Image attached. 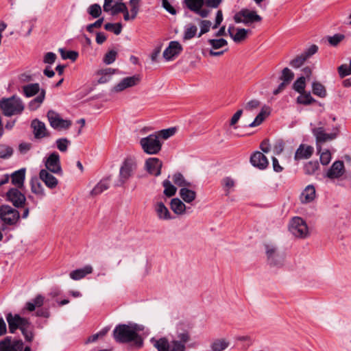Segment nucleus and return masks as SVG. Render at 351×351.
Returning a JSON list of instances; mask_svg holds the SVG:
<instances>
[{
  "label": "nucleus",
  "mask_w": 351,
  "mask_h": 351,
  "mask_svg": "<svg viewBox=\"0 0 351 351\" xmlns=\"http://www.w3.org/2000/svg\"><path fill=\"white\" fill-rule=\"evenodd\" d=\"M162 162L157 158H150L146 160V168L150 174L158 176L161 173Z\"/></svg>",
  "instance_id": "27"
},
{
  "label": "nucleus",
  "mask_w": 351,
  "mask_h": 351,
  "mask_svg": "<svg viewBox=\"0 0 351 351\" xmlns=\"http://www.w3.org/2000/svg\"><path fill=\"white\" fill-rule=\"evenodd\" d=\"M312 91L313 93L321 98H324L326 96V90L324 85L320 82H314L312 84Z\"/></svg>",
  "instance_id": "42"
},
{
  "label": "nucleus",
  "mask_w": 351,
  "mask_h": 351,
  "mask_svg": "<svg viewBox=\"0 0 351 351\" xmlns=\"http://www.w3.org/2000/svg\"><path fill=\"white\" fill-rule=\"evenodd\" d=\"M137 330L136 324H119L113 330V337L120 343L132 341L137 348H140L143 346V340L137 333Z\"/></svg>",
  "instance_id": "1"
},
{
  "label": "nucleus",
  "mask_w": 351,
  "mask_h": 351,
  "mask_svg": "<svg viewBox=\"0 0 351 351\" xmlns=\"http://www.w3.org/2000/svg\"><path fill=\"white\" fill-rule=\"evenodd\" d=\"M45 169L51 173L62 175L59 154L54 152L49 155L45 161Z\"/></svg>",
  "instance_id": "14"
},
{
  "label": "nucleus",
  "mask_w": 351,
  "mask_h": 351,
  "mask_svg": "<svg viewBox=\"0 0 351 351\" xmlns=\"http://www.w3.org/2000/svg\"><path fill=\"white\" fill-rule=\"evenodd\" d=\"M59 51L61 54V57L63 59H69L72 61H75L78 57V53L75 51H65L63 49H60Z\"/></svg>",
  "instance_id": "57"
},
{
  "label": "nucleus",
  "mask_w": 351,
  "mask_h": 351,
  "mask_svg": "<svg viewBox=\"0 0 351 351\" xmlns=\"http://www.w3.org/2000/svg\"><path fill=\"white\" fill-rule=\"evenodd\" d=\"M345 38V36L341 34H336L332 36H328L327 40L331 46L335 47L339 45Z\"/></svg>",
  "instance_id": "60"
},
{
  "label": "nucleus",
  "mask_w": 351,
  "mask_h": 351,
  "mask_svg": "<svg viewBox=\"0 0 351 351\" xmlns=\"http://www.w3.org/2000/svg\"><path fill=\"white\" fill-rule=\"evenodd\" d=\"M24 108L21 99L16 96L2 98L0 100V109L5 117L21 114Z\"/></svg>",
  "instance_id": "3"
},
{
  "label": "nucleus",
  "mask_w": 351,
  "mask_h": 351,
  "mask_svg": "<svg viewBox=\"0 0 351 351\" xmlns=\"http://www.w3.org/2000/svg\"><path fill=\"white\" fill-rule=\"evenodd\" d=\"M140 81L141 78L138 75L124 77L119 83L112 88L111 91L114 93L121 92L128 88L137 85Z\"/></svg>",
  "instance_id": "17"
},
{
  "label": "nucleus",
  "mask_w": 351,
  "mask_h": 351,
  "mask_svg": "<svg viewBox=\"0 0 351 351\" xmlns=\"http://www.w3.org/2000/svg\"><path fill=\"white\" fill-rule=\"evenodd\" d=\"M136 169V162L131 157L127 158L123 161L119 171V182L121 184H124L135 171Z\"/></svg>",
  "instance_id": "9"
},
{
  "label": "nucleus",
  "mask_w": 351,
  "mask_h": 351,
  "mask_svg": "<svg viewBox=\"0 0 351 351\" xmlns=\"http://www.w3.org/2000/svg\"><path fill=\"white\" fill-rule=\"evenodd\" d=\"M154 210L159 219L169 220L171 219L169 210L162 202H156L154 204Z\"/></svg>",
  "instance_id": "28"
},
{
  "label": "nucleus",
  "mask_w": 351,
  "mask_h": 351,
  "mask_svg": "<svg viewBox=\"0 0 351 351\" xmlns=\"http://www.w3.org/2000/svg\"><path fill=\"white\" fill-rule=\"evenodd\" d=\"M182 46L178 41H171L163 52V57L167 61L172 60L182 51Z\"/></svg>",
  "instance_id": "19"
},
{
  "label": "nucleus",
  "mask_w": 351,
  "mask_h": 351,
  "mask_svg": "<svg viewBox=\"0 0 351 351\" xmlns=\"http://www.w3.org/2000/svg\"><path fill=\"white\" fill-rule=\"evenodd\" d=\"M20 219L19 212L9 205L0 206V219L6 225L14 226Z\"/></svg>",
  "instance_id": "5"
},
{
  "label": "nucleus",
  "mask_w": 351,
  "mask_h": 351,
  "mask_svg": "<svg viewBox=\"0 0 351 351\" xmlns=\"http://www.w3.org/2000/svg\"><path fill=\"white\" fill-rule=\"evenodd\" d=\"M110 182L108 178L101 180L90 191L92 196H96L101 194L109 188Z\"/></svg>",
  "instance_id": "36"
},
{
  "label": "nucleus",
  "mask_w": 351,
  "mask_h": 351,
  "mask_svg": "<svg viewBox=\"0 0 351 351\" xmlns=\"http://www.w3.org/2000/svg\"><path fill=\"white\" fill-rule=\"evenodd\" d=\"M57 148L62 152H66L68 147L71 144V141L66 138H58L56 141Z\"/></svg>",
  "instance_id": "51"
},
{
  "label": "nucleus",
  "mask_w": 351,
  "mask_h": 351,
  "mask_svg": "<svg viewBox=\"0 0 351 351\" xmlns=\"http://www.w3.org/2000/svg\"><path fill=\"white\" fill-rule=\"evenodd\" d=\"M179 195L183 201L188 204L193 202L197 196L196 192L193 190L189 189V187L181 188Z\"/></svg>",
  "instance_id": "32"
},
{
  "label": "nucleus",
  "mask_w": 351,
  "mask_h": 351,
  "mask_svg": "<svg viewBox=\"0 0 351 351\" xmlns=\"http://www.w3.org/2000/svg\"><path fill=\"white\" fill-rule=\"evenodd\" d=\"M338 73L341 78H343L347 75H351V59L350 62V66L346 64L340 65L338 69Z\"/></svg>",
  "instance_id": "58"
},
{
  "label": "nucleus",
  "mask_w": 351,
  "mask_h": 351,
  "mask_svg": "<svg viewBox=\"0 0 351 351\" xmlns=\"http://www.w3.org/2000/svg\"><path fill=\"white\" fill-rule=\"evenodd\" d=\"M313 152L314 149L312 146L301 144L295 153L294 159L296 161L308 159L313 155Z\"/></svg>",
  "instance_id": "26"
},
{
  "label": "nucleus",
  "mask_w": 351,
  "mask_h": 351,
  "mask_svg": "<svg viewBox=\"0 0 351 351\" xmlns=\"http://www.w3.org/2000/svg\"><path fill=\"white\" fill-rule=\"evenodd\" d=\"M265 248L268 263L271 266H282L285 257L278 252L277 247L273 244H265Z\"/></svg>",
  "instance_id": "10"
},
{
  "label": "nucleus",
  "mask_w": 351,
  "mask_h": 351,
  "mask_svg": "<svg viewBox=\"0 0 351 351\" xmlns=\"http://www.w3.org/2000/svg\"><path fill=\"white\" fill-rule=\"evenodd\" d=\"M211 26V22L208 20L202 21L200 23L201 30L198 37H200L202 34L208 32L210 30Z\"/></svg>",
  "instance_id": "64"
},
{
  "label": "nucleus",
  "mask_w": 351,
  "mask_h": 351,
  "mask_svg": "<svg viewBox=\"0 0 351 351\" xmlns=\"http://www.w3.org/2000/svg\"><path fill=\"white\" fill-rule=\"evenodd\" d=\"M140 145L143 152L147 154H157L162 149V143L156 134L142 138L140 140Z\"/></svg>",
  "instance_id": "4"
},
{
  "label": "nucleus",
  "mask_w": 351,
  "mask_h": 351,
  "mask_svg": "<svg viewBox=\"0 0 351 351\" xmlns=\"http://www.w3.org/2000/svg\"><path fill=\"white\" fill-rule=\"evenodd\" d=\"M339 130L337 128L333 129L331 133H326L324 127H317L312 130V133L315 137L317 144L324 143L337 138Z\"/></svg>",
  "instance_id": "12"
},
{
  "label": "nucleus",
  "mask_w": 351,
  "mask_h": 351,
  "mask_svg": "<svg viewBox=\"0 0 351 351\" xmlns=\"http://www.w3.org/2000/svg\"><path fill=\"white\" fill-rule=\"evenodd\" d=\"M317 51L318 47L316 45H312L301 54L297 56L295 58L291 60L289 62V65L294 69L300 68L304 64L306 60L316 53Z\"/></svg>",
  "instance_id": "13"
},
{
  "label": "nucleus",
  "mask_w": 351,
  "mask_h": 351,
  "mask_svg": "<svg viewBox=\"0 0 351 351\" xmlns=\"http://www.w3.org/2000/svg\"><path fill=\"white\" fill-rule=\"evenodd\" d=\"M319 168V163L317 161H309L305 164L304 170L305 173L311 175L313 174Z\"/></svg>",
  "instance_id": "49"
},
{
  "label": "nucleus",
  "mask_w": 351,
  "mask_h": 351,
  "mask_svg": "<svg viewBox=\"0 0 351 351\" xmlns=\"http://www.w3.org/2000/svg\"><path fill=\"white\" fill-rule=\"evenodd\" d=\"M115 69L112 68H106L101 69L97 71V75H101L98 80L99 84H105L110 81L113 74L115 73Z\"/></svg>",
  "instance_id": "35"
},
{
  "label": "nucleus",
  "mask_w": 351,
  "mask_h": 351,
  "mask_svg": "<svg viewBox=\"0 0 351 351\" xmlns=\"http://www.w3.org/2000/svg\"><path fill=\"white\" fill-rule=\"evenodd\" d=\"M345 172L344 163L341 160H337L330 167L326 173V176L330 179L339 178Z\"/></svg>",
  "instance_id": "23"
},
{
  "label": "nucleus",
  "mask_w": 351,
  "mask_h": 351,
  "mask_svg": "<svg viewBox=\"0 0 351 351\" xmlns=\"http://www.w3.org/2000/svg\"><path fill=\"white\" fill-rule=\"evenodd\" d=\"M7 199L16 208H23L26 202L25 195L19 188H12L6 193Z\"/></svg>",
  "instance_id": "16"
},
{
  "label": "nucleus",
  "mask_w": 351,
  "mask_h": 351,
  "mask_svg": "<svg viewBox=\"0 0 351 351\" xmlns=\"http://www.w3.org/2000/svg\"><path fill=\"white\" fill-rule=\"evenodd\" d=\"M262 18L256 11L250 10L246 8L241 10L234 16V21L237 23H243L245 25L251 24L255 22L261 21Z\"/></svg>",
  "instance_id": "8"
},
{
  "label": "nucleus",
  "mask_w": 351,
  "mask_h": 351,
  "mask_svg": "<svg viewBox=\"0 0 351 351\" xmlns=\"http://www.w3.org/2000/svg\"><path fill=\"white\" fill-rule=\"evenodd\" d=\"M315 188L313 185H308L300 195L302 203L306 204L311 202L315 197Z\"/></svg>",
  "instance_id": "30"
},
{
  "label": "nucleus",
  "mask_w": 351,
  "mask_h": 351,
  "mask_svg": "<svg viewBox=\"0 0 351 351\" xmlns=\"http://www.w3.org/2000/svg\"><path fill=\"white\" fill-rule=\"evenodd\" d=\"M25 319V317H22L18 314L13 315L11 313H8L6 320L10 332L14 333L17 329H20Z\"/></svg>",
  "instance_id": "22"
},
{
  "label": "nucleus",
  "mask_w": 351,
  "mask_h": 351,
  "mask_svg": "<svg viewBox=\"0 0 351 351\" xmlns=\"http://www.w3.org/2000/svg\"><path fill=\"white\" fill-rule=\"evenodd\" d=\"M172 180L176 185L181 188L191 187L192 186L191 183L186 180L183 175L180 172L174 173Z\"/></svg>",
  "instance_id": "40"
},
{
  "label": "nucleus",
  "mask_w": 351,
  "mask_h": 351,
  "mask_svg": "<svg viewBox=\"0 0 351 351\" xmlns=\"http://www.w3.org/2000/svg\"><path fill=\"white\" fill-rule=\"evenodd\" d=\"M23 345L21 339L8 336L0 340V351H22Z\"/></svg>",
  "instance_id": "15"
},
{
  "label": "nucleus",
  "mask_w": 351,
  "mask_h": 351,
  "mask_svg": "<svg viewBox=\"0 0 351 351\" xmlns=\"http://www.w3.org/2000/svg\"><path fill=\"white\" fill-rule=\"evenodd\" d=\"M222 185L226 191V195H228L230 193V189L234 186V181L230 177L224 178L221 181Z\"/></svg>",
  "instance_id": "59"
},
{
  "label": "nucleus",
  "mask_w": 351,
  "mask_h": 351,
  "mask_svg": "<svg viewBox=\"0 0 351 351\" xmlns=\"http://www.w3.org/2000/svg\"><path fill=\"white\" fill-rule=\"evenodd\" d=\"M88 13L93 18H98L101 14V6L97 3L90 5L87 10Z\"/></svg>",
  "instance_id": "54"
},
{
  "label": "nucleus",
  "mask_w": 351,
  "mask_h": 351,
  "mask_svg": "<svg viewBox=\"0 0 351 351\" xmlns=\"http://www.w3.org/2000/svg\"><path fill=\"white\" fill-rule=\"evenodd\" d=\"M117 56V52L116 51L110 50L105 54L103 61L106 64H110L115 61Z\"/></svg>",
  "instance_id": "61"
},
{
  "label": "nucleus",
  "mask_w": 351,
  "mask_h": 351,
  "mask_svg": "<svg viewBox=\"0 0 351 351\" xmlns=\"http://www.w3.org/2000/svg\"><path fill=\"white\" fill-rule=\"evenodd\" d=\"M30 185H31V191L33 193L44 196L45 195V191L43 186L38 181V178H33L30 180Z\"/></svg>",
  "instance_id": "41"
},
{
  "label": "nucleus",
  "mask_w": 351,
  "mask_h": 351,
  "mask_svg": "<svg viewBox=\"0 0 351 351\" xmlns=\"http://www.w3.org/2000/svg\"><path fill=\"white\" fill-rule=\"evenodd\" d=\"M290 232L298 238L304 239L309 235L306 221L299 217H293L289 224Z\"/></svg>",
  "instance_id": "6"
},
{
  "label": "nucleus",
  "mask_w": 351,
  "mask_h": 351,
  "mask_svg": "<svg viewBox=\"0 0 351 351\" xmlns=\"http://www.w3.org/2000/svg\"><path fill=\"white\" fill-rule=\"evenodd\" d=\"M250 162L254 167L260 170L265 169L269 165V161L267 157L263 152L256 151L254 152L250 156Z\"/></svg>",
  "instance_id": "20"
},
{
  "label": "nucleus",
  "mask_w": 351,
  "mask_h": 351,
  "mask_svg": "<svg viewBox=\"0 0 351 351\" xmlns=\"http://www.w3.org/2000/svg\"><path fill=\"white\" fill-rule=\"evenodd\" d=\"M31 127L33 129V133L36 138L39 139L50 136L45 123L38 119H34L31 123Z\"/></svg>",
  "instance_id": "21"
},
{
  "label": "nucleus",
  "mask_w": 351,
  "mask_h": 351,
  "mask_svg": "<svg viewBox=\"0 0 351 351\" xmlns=\"http://www.w3.org/2000/svg\"><path fill=\"white\" fill-rule=\"evenodd\" d=\"M44 301L45 298L42 295H38L35 298L26 303L25 309L29 312H32L36 307L42 306L44 304Z\"/></svg>",
  "instance_id": "34"
},
{
  "label": "nucleus",
  "mask_w": 351,
  "mask_h": 351,
  "mask_svg": "<svg viewBox=\"0 0 351 351\" xmlns=\"http://www.w3.org/2000/svg\"><path fill=\"white\" fill-rule=\"evenodd\" d=\"M331 160V154L328 149L324 151L320 155V162L323 165H327Z\"/></svg>",
  "instance_id": "63"
},
{
  "label": "nucleus",
  "mask_w": 351,
  "mask_h": 351,
  "mask_svg": "<svg viewBox=\"0 0 351 351\" xmlns=\"http://www.w3.org/2000/svg\"><path fill=\"white\" fill-rule=\"evenodd\" d=\"M141 0H130L129 5L130 6V12L132 14V20L136 19L140 8Z\"/></svg>",
  "instance_id": "52"
},
{
  "label": "nucleus",
  "mask_w": 351,
  "mask_h": 351,
  "mask_svg": "<svg viewBox=\"0 0 351 351\" xmlns=\"http://www.w3.org/2000/svg\"><path fill=\"white\" fill-rule=\"evenodd\" d=\"M294 77V73L287 67L282 71L280 79L287 84H289Z\"/></svg>",
  "instance_id": "50"
},
{
  "label": "nucleus",
  "mask_w": 351,
  "mask_h": 351,
  "mask_svg": "<svg viewBox=\"0 0 351 351\" xmlns=\"http://www.w3.org/2000/svg\"><path fill=\"white\" fill-rule=\"evenodd\" d=\"M171 209L177 215H182L185 213L186 205L178 197L173 198L170 202Z\"/></svg>",
  "instance_id": "33"
},
{
  "label": "nucleus",
  "mask_w": 351,
  "mask_h": 351,
  "mask_svg": "<svg viewBox=\"0 0 351 351\" xmlns=\"http://www.w3.org/2000/svg\"><path fill=\"white\" fill-rule=\"evenodd\" d=\"M305 87L306 79L304 76L298 78L293 84V88L298 93H303L305 91Z\"/></svg>",
  "instance_id": "45"
},
{
  "label": "nucleus",
  "mask_w": 351,
  "mask_h": 351,
  "mask_svg": "<svg viewBox=\"0 0 351 351\" xmlns=\"http://www.w3.org/2000/svg\"><path fill=\"white\" fill-rule=\"evenodd\" d=\"M197 31V28L195 25H192V24L188 25L186 27L185 30H184V37H183L184 40H190L192 38H193L195 36Z\"/></svg>",
  "instance_id": "48"
},
{
  "label": "nucleus",
  "mask_w": 351,
  "mask_h": 351,
  "mask_svg": "<svg viewBox=\"0 0 351 351\" xmlns=\"http://www.w3.org/2000/svg\"><path fill=\"white\" fill-rule=\"evenodd\" d=\"M250 32L248 29L244 28H239L237 29V33L232 36V40L235 43H240L246 39L247 33Z\"/></svg>",
  "instance_id": "47"
},
{
  "label": "nucleus",
  "mask_w": 351,
  "mask_h": 351,
  "mask_svg": "<svg viewBox=\"0 0 351 351\" xmlns=\"http://www.w3.org/2000/svg\"><path fill=\"white\" fill-rule=\"evenodd\" d=\"M126 9H128L126 5L122 1H119L118 3L113 4V7L110 12L112 16H114L120 12L126 11Z\"/></svg>",
  "instance_id": "55"
},
{
  "label": "nucleus",
  "mask_w": 351,
  "mask_h": 351,
  "mask_svg": "<svg viewBox=\"0 0 351 351\" xmlns=\"http://www.w3.org/2000/svg\"><path fill=\"white\" fill-rule=\"evenodd\" d=\"M176 130L175 128L162 130L157 135L159 136V138L162 137L163 139H167L175 134Z\"/></svg>",
  "instance_id": "62"
},
{
  "label": "nucleus",
  "mask_w": 351,
  "mask_h": 351,
  "mask_svg": "<svg viewBox=\"0 0 351 351\" xmlns=\"http://www.w3.org/2000/svg\"><path fill=\"white\" fill-rule=\"evenodd\" d=\"M23 93L26 97H31L36 94L38 95L31 100L28 104L30 110H37L43 104L45 98L46 91L45 89H40V85L38 83L29 84L22 87Z\"/></svg>",
  "instance_id": "2"
},
{
  "label": "nucleus",
  "mask_w": 351,
  "mask_h": 351,
  "mask_svg": "<svg viewBox=\"0 0 351 351\" xmlns=\"http://www.w3.org/2000/svg\"><path fill=\"white\" fill-rule=\"evenodd\" d=\"M93 271V267L90 265H87L83 268L77 269L72 271L69 276L71 279L74 280H79L84 278L86 275L91 274Z\"/></svg>",
  "instance_id": "29"
},
{
  "label": "nucleus",
  "mask_w": 351,
  "mask_h": 351,
  "mask_svg": "<svg viewBox=\"0 0 351 351\" xmlns=\"http://www.w3.org/2000/svg\"><path fill=\"white\" fill-rule=\"evenodd\" d=\"M20 330L27 342L33 341L35 337L34 326L27 318L22 324Z\"/></svg>",
  "instance_id": "24"
},
{
  "label": "nucleus",
  "mask_w": 351,
  "mask_h": 351,
  "mask_svg": "<svg viewBox=\"0 0 351 351\" xmlns=\"http://www.w3.org/2000/svg\"><path fill=\"white\" fill-rule=\"evenodd\" d=\"M208 43L211 46V49H219L228 45V42L224 38L209 39Z\"/></svg>",
  "instance_id": "46"
},
{
  "label": "nucleus",
  "mask_w": 351,
  "mask_h": 351,
  "mask_svg": "<svg viewBox=\"0 0 351 351\" xmlns=\"http://www.w3.org/2000/svg\"><path fill=\"white\" fill-rule=\"evenodd\" d=\"M13 154V149L6 145L0 144V158H7L10 157Z\"/></svg>",
  "instance_id": "56"
},
{
  "label": "nucleus",
  "mask_w": 351,
  "mask_h": 351,
  "mask_svg": "<svg viewBox=\"0 0 351 351\" xmlns=\"http://www.w3.org/2000/svg\"><path fill=\"white\" fill-rule=\"evenodd\" d=\"M296 101L299 104L308 106L316 102V100L311 96L310 92L304 91L303 93H300L297 97Z\"/></svg>",
  "instance_id": "38"
},
{
  "label": "nucleus",
  "mask_w": 351,
  "mask_h": 351,
  "mask_svg": "<svg viewBox=\"0 0 351 351\" xmlns=\"http://www.w3.org/2000/svg\"><path fill=\"white\" fill-rule=\"evenodd\" d=\"M150 341L158 351H185V346L178 341H172V346L170 348L167 338L162 337L159 339L152 338Z\"/></svg>",
  "instance_id": "7"
},
{
  "label": "nucleus",
  "mask_w": 351,
  "mask_h": 351,
  "mask_svg": "<svg viewBox=\"0 0 351 351\" xmlns=\"http://www.w3.org/2000/svg\"><path fill=\"white\" fill-rule=\"evenodd\" d=\"M140 81L141 78L138 75L124 77L119 83L112 88L111 91L114 93L121 92L128 88L137 85Z\"/></svg>",
  "instance_id": "18"
},
{
  "label": "nucleus",
  "mask_w": 351,
  "mask_h": 351,
  "mask_svg": "<svg viewBox=\"0 0 351 351\" xmlns=\"http://www.w3.org/2000/svg\"><path fill=\"white\" fill-rule=\"evenodd\" d=\"M162 186L165 188L163 193L167 197H172L176 194L177 189L169 180H164Z\"/></svg>",
  "instance_id": "43"
},
{
  "label": "nucleus",
  "mask_w": 351,
  "mask_h": 351,
  "mask_svg": "<svg viewBox=\"0 0 351 351\" xmlns=\"http://www.w3.org/2000/svg\"><path fill=\"white\" fill-rule=\"evenodd\" d=\"M184 3L187 8L193 11H198L204 4V0H184Z\"/></svg>",
  "instance_id": "44"
},
{
  "label": "nucleus",
  "mask_w": 351,
  "mask_h": 351,
  "mask_svg": "<svg viewBox=\"0 0 351 351\" xmlns=\"http://www.w3.org/2000/svg\"><path fill=\"white\" fill-rule=\"evenodd\" d=\"M25 178V169H21L14 171L11 175L12 183L16 186V188L21 189L23 186Z\"/></svg>",
  "instance_id": "31"
},
{
  "label": "nucleus",
  "mask_w": 351,
  "mask_h": 351,
  "mask_svg": "<svg viewBox=\"0 0 351 351\" xmlns=\"http://www.w3.org/2000/svg\"><path fill=\"white\" fill-rule=\"evenodd\" d=\"M40 179L49 189H55L58 184V179L49 171L41 169L39 172Z\"/></svg>",
  "instance_id": "25"
},
{
  "label": "nucleus",
  "mask_w": 351,
  "mask_h": 351,
  "mask_svg": "<svg viewBox=\"0 0 351 351\" xmlns=\"http://www.w3.org/2000/svg\"><path fill=\"white\" fill-rule=\"evenodd\" d=\"M47 117L51 127L55 130H66L71 125V121L62 119L58 113L52 110L48 111Z\"/></svg>",
  "instance_id": "11"
},
{
  "label": "nucleus",
  "mask_w": 351,
  "mask_h": 351,
  "mask_svg": "<svg viewBox=\"0 0 351 351\" xmlns=\"http://www.w3.org/2000/svg\"><path fill=\"white\" fill-rule=\"evenodd\" d=\"M269 114V108L264 107L261 109V112L256 117L254 121L249 124V127L253 128L261 125L265 119L266 117Z\"/></svg>",
  "instance_id": "39"
},
{
  "label": "nucleus",
  "mask_w": 351,
  "mask_h": 351,
  "mask_svg": "<svg viewBox=\"0 0 351 351\" xmlns=\"http://www.w3.org/2000/svg\"><path fill=\"white\" fill-rule=\"evenodd\" d=\"M104 28L107 31L112 32L114 34L119 35L121 34L122 30V25L120 23H108L105 24Z\"/></svg>",
  "instance_id": "53"
},
{
  "label": "nucleus",
  "mask_w": 351,
  "mask_h": 351,
  "mask_svg": "<svg viewBox=\"0 0 351 351\" xmlns=\"http://www.w3.org/2000/svg\"><path fill=\"white\" fill-rule=\"evenodd\" d=\"M230 345V342L225 339H215L210 344L212 351H223Z\"/></svg>",
  "instance_id": "37"
}]
</instances>
